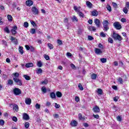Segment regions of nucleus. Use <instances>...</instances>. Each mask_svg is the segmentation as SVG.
Returning <instances> with one entry per match:
<instances>
[{
  "label": "nucleus",
  "instance_id": "f257e3e1",
  "mask_svg": "<svg viewBox=\"0 0 129 129\" xmlns=\"http://www.w3.org/2000/svg\"><path fill=\"white\" fill-rule=\"evenodd\" d=\"M13 75L14 76L13 78V80L14 82L17 83V85H19L20 86H22L23 83H22V80L18 79L19 76H20V74L18 73H15L13 74Z\"/></svg>",
  "mask_w": 129,
  "mask_h": 129
},
{
  "label": "nucleus",
  "instance_id": "f03ea898",
  "mask_svg": "<svg viewBox=\"0 0 129 129\" xmlns=\"http://www.w3.org/2000/svg\"><path fill=\"white\" fill-rule=\"evenodd\" d=\"M103 30L105 32H107L108 30H109V27L108 25H109V22L107 20H104L102 22Z\"/></svg>",
  "mask_w": 129,
  "mask_h": 129
},
{
  "label": "nucleus",
  "instance_id": "7ed1b4c3",
  "mask_svg": "<svg viewBox=\"0 0 129 129\" xmlns=\"http://www.w3.org/2000/svg\"><path fill=\"white\" fill-rule=\"evenodd\" d=\"M112 38L114 40H118V41H121L122 40L121 36L115 32L113 33Z\"/></svg>",
  "mask_w": 129,
  "mask_h": 129
},
{
  "label": "nucleus",
  "instance_id": "20e7f679",
  "mask_svg": "<svg viewBox=\"0 0 129 129\" xmlns=\"http://www.w3.org/2000/svg\"><path fill=\"white\" fill-rule=\"evenodd\" d=\"M113 26L115 29H116V30H120V29H121V25L118 22H115L113 23Z\"/></svg>",
  "mask_w": 129,
  "mask_h": 129
},
{
  "label": "nucleus",
  "instance_id": "39448f33",
  "mask_svg": "<svg viewBox=\"0 0 129 129\" xmlns=\"http://www.w3.org/2000/svg\"><path fill=\"white\" fill-rule=\"evenodd\" d=\"M13 93L15 95H20V94H22V91L18 88H15L13 89Z\"/></svg>",
  "mask_w": 129,
  "mask_h": 129
},
{
  "label": "nucleus",
  "instance_id": "423d86ee",
  "mask_svg": "<svg viewBox=\"0 0 129 129\" xmlns=\"http://www.w3.org/2000/svg\"><path fill=\"white\" fill-rule=\"evenodd\" d=\"M32 12L34 15H39V9L36 8V7H32Z\"/></svg>",
  "mask_w": 129,
  "mask_h": 129
},
{
  "label": "nucleus",
  "instance_id": "0eeeda50",
  "mask_svg": "<svg viewBox=\"0 0 129 129\" xmlns=\"http://www.w3.org/2000/svg\"><path fill=\"white\" fill-rule=\"evenodd\" d=\"M97 28H100V21L98 19H96L94 20Z\"/></svg>",
  "mask_w": 129,
  "mask_h": 129
},
{
  "label": "nucleus",
  "instance_id": "6e6552de",
  "mask_svg": "<svg viewBox=\"0 0 129 129\" xmlns=\"http://www.w3.org/2000/svg\"><path fill=\"white\" fill-rule=\"evenodd\" d=\"M63 23L64 24H66V26L67 27V29H69V26L70 24H69V20H68V18H67V17L64 19Z\"/></svg>",
  "mask_w": 129,
  "mask_h": 129
},
{
  "label": "nucleus",
  "instance_id": "1a4fd4ad",
  "mask_svg": "<svg viewBox=\"0 0 129 129\" xmlns=\"http://www.w3.org/2000/svg\"><path fill=\"white\" fill-rule=\"evenodd\" d=\"M17 30H18V27L16 26L13 27L11 29V33H12L13 35H16V34H17Z\"/></svg>",
  "mask_w": 129,
  "mask_h": 129
},
{
  "label": "nucleus",
  "instance_id": "9d476101",
  "mask_svg": "<svg viewBox=\"0 0 129 129\" xmlns=\"http://www.w3.org/2000/svg\"><path fill=\"white\" fill-rule=\"evenodd\" d=\"M95 53L97 55H100V54H102V51L101 50V49L99 48H95Z\"/></svg>",
  "mask_w": 129,
  "mask_h": 129
},
{
  "label": "nucleus",
  "instance_id": "9b49d317",
  "mask_svg": "<svg viewBox=\"0 0 129 129\" xmlns=\"http://www.w3.org/2000/svg\"><path fill=\"white\" fill-rule=\"evenodd\" d=\"M23 118L24 120H29V119H30V117H29L28 114L24 113L23 115Z\"/></svg>",
  "mask_w": 129,
  "mask_h": 129
},
{
  "label": "nucleus",
  "instance_id": "f8f14e48",
  "mask_svg": "<svg viewBox=\"0 0 129 129\" xmlns=\"http://www.w3.org/2000/svg\"><path fill=\"white\" fill-rule=\"evenodd\" d=\"M10 40L12 41V42H13L15 45H18V40L17 38H16V37L11 36Z\"/></svg>",
  "mask_w": 129,
  "mask_h": 129
},
{
  "label": "nucleus",
  "instance_id": "ddd939ff",
  "mask_svg": "<svg viewBox=\"0 0 129 129\" xmlns=\"http://www.w3.org/2000/svg\"><path fill=\"white\" fill-rule=\"evenodd\" d=\"M93 110L94 112H95L96 113H97L100 111V109H99V107L97 106H95L93 108Z\"/></svg>",
  "mask_w": 129,
  "mask_h": 129
},
{
  "label": "nucleus",
  "instance_id": "4468645a",
  "mask_svg": "<svg viewBox=\"0 0 129 129\" xmlns=\"http://www.w3.org/2000/svg\"><path fill=\"white\" fill-rule=\"evenodd\" d=\"M33 4H34V3L33 1H32V0H28L26 2V6H28V7H31V6H33Z\"/></svg>",
  "mask_w": 129,
  "mask_h": 129
},
{
  "label": "nucleus",
  "instance_id": "2eb2a0df",
  "mask_svg": "<svg viewBox=\"0 0 129 129\" xmlns=\"http://www.w3.org/2000/svg\"><path fill=\"white\" fill-rule=\"evenodd\" d=\"M25 103H26V104H27V105H30V104H31V103H32V100L31 99V98H26L25 99Z\"/></svg>",
  "mask_w": 129,
  "mask_h": 129
},
{
  "label": "nucleus",
  "instance_id": "dca6fc26",
  "mask_svg": "<svg viewBox=\"0 0 129 129\" xmlns=\"http://www.w3.org/2000/svg\"><path fill=\"white\" fill-rule=\"evenodd\" d=\"M77 121L76 120H73L71 122V126H77Z\"/></svg>",
  "mask_w": 129,
  "mask_h": 129
},
{
  "label": "nucleus",
  "instance_id": "f3484780",
  "mask_svg": "<svg viewBox=\"0 0 129 129\" xmlns=\"http://www.w3.org/2000/svg\"><path fill=\"white\" fill-rule=\"evenodd\" d=\"M92 16H93L94 17H97V16H98V12L96 10H94L92 12Z\"/></svg>",
  "mask_w": 129,
  "mask_h": 129
},
{
  "label": "nucleus",
  "instance_id": "a211bd4d",
  "mask_svg": "<svg viewBox=\"0 0 129 129\" xmlns=\"http://www.w3.org/2000/svg\"><path fill=\"white\" fill-rule=\"evenodd\" d=\"M86 5L89 9H91V8H92V4H91L89 1H87Z\"/></svg>",
  "mask_w": 129,
  "mask_h": 129
},
{
  "label": "nucleus",
  "instance_id": "6ab92c4d",
  "mask_svg": "<svg viewBox=\"0 0 129 129\" xmlns=\"http://www.w3.org/2000/svg\"><path fill=\"white\" fill-rule=\"evenodd\" d=\"M89 31H93L94 32H95L96 31V28L94 26H90L88 28Z\"/></svg>",
  "mask_w": 129,
  "mask_h": 129
},
{
  "label": "nucleus",
  "instance_id": "aec40b11",
  "mask_svg": "<svg viewBox=\"0 0 129 129\" xmlns=\"http://www.w3.org/2000/svg\"><path fill=\"white\" fill-rule=\"evenodd\" d=\"M33 66H34V64L32 62L27 63L25 65L26 68H30V67H33Z\"/></svg>",
  "mask_w": 129,
  "mask_h": 129
},
{
  "label": "nucleus",
  "instance_id": "412c9836",
  "mask_svg": "<svg viewBox=\"0 0 129 129\" xmlns=\"http://www.w3.org/2000/svg\"><path fill=\"white\" fill-rule=\"evenodd\" d=\"M43 73V70L42 69H37L36 70V74H42Z\"/></svg>",
  "mask_w": 129,
  "mask_h": 129
},
{
  "label": "nucleus",
  "instance_id": "4be33fe9",
  "mask_svg": "<svg viewBox=\"0 0 129 129\" xmlns=\"http://www.w3.org/2000/svg\"><path fill=\"white\" fill-rule=\"evenodd\" d=\"M50 96L52 99H53L54 98H56V94H55V93L54 92L50 93Z\"/></svg>",
  "mask_w": 129,
  "mask_h": 129
},
{
  "label": "nucleus",
  "instance_id": "5701e85b",
  "mask_svg": "<svg viewBox=\"0 0 129 129\" xmlns=\"http://www.w3.org/2000/svg\"><path fill=\"white\" fill-rule=\"evenodd\" d=\"M13 109L15 110V111H18V110H19V106L17 104H14L13 105Z\"/></svg>",
  "mask_w": 129,
  "mask_h": 129
},
{
  "label": "nucleus",
  "instance_id": "b1692460",
  "mask_svg": "<svg viewBox=\"0 0 129 129\" xmlns=\"http://www.w3.org/2000/svg\"><path fill=\"white\" fill-rule=\"evenodd\" d=\"M8 20L9 22H13V17L11 15L7 16Z\"/></svg>",
  "mask_w": 129,
  "mask_h": 129
},
{
  "label": "nucleus",
  "instance_id": "393cba45",
  "mask_svg": "<svg viewBox=\"0 0 129 129\" xmlns=\"http://www.w3.org/2000/svg\"><path fill=\"white\" fill-rule=\"evenodd\" d=\"M19 51L20 54L21 55H23L24 54V50H23V47L22 46H20L19 48Z\"/></svg>",
  "mask_w": 129,
  "mask_h": 129
},
{
  "label": "nucleus",
  "instance_id": "a878e982",
  "mask_svg": "<svg viewBox=\"0 0 129 129\" xmlns=\"http://www.w3.org/2000/svg\"><path fill=\"white\" fill-rule=\"evenodd\" d=\"M23 77L24 78H25V79H26V80H31V78L30 77V76L27 75H24Z\"/></svg>",
  "mask_w": 129,
  "mask_h": 129
},
{
  "label": "nucleus",
  "instance_id": "bb28decb",
  "mask_svg": "<svg viewBox=\"0 0 129 129\" xmlns=\"http://www.w3.org/2000/svg\"><path fill=\"white\" fill-rule=\"evenodd\" d=\"M56 95L57 97H62V93L59 91L56 92Z\"/></svg>",
  "mask_w": 129,
  "mask_h": 129
},
{
  "label": "nucleus",
  "instance_id": "cd10ccee",
  "mask_svg": "<svg viewBox=\"0 0 129 129\" xmlns=\"http://www.w3.org/2000/svg\"><path fill=\"white\" fill-rule=\"evenodd\" d=\"M42 66H43V63H42V61H37V66H38V67H39L40 68L42 67Z\"/></svg>",
  "mask_w": 129,
  "mask_h": 129
},
{
  "label": "nucleus",
  "instance_id": "c85d7f7f",
  "mask_svg": "<svg viewBox=\"0 0 129 129\" xmlns=\"http://www.w3.org/2000/svg\"><path fill=\"white\" fill-rule=\"evenodd\" d=\"M97 76L96 74H93L91 76V79H93V80H95V79H96V77Z\"/></svg>",
  "mask_w": 129,
  "mask_h": 129
},
{
  "label": "nucleus",
  "instance_id": "c756f323",
  "mask_svg": "<svg viewBox=\"0 0 129 129\" xmlns=\"http://www.w3.org/2000/svg\"><path fill=\"white\" fill-rule=\"evenodd\" d=\"M72 20L73 22H78V19H77V17L76 16H74L73 18H72Z\"/></svg>",
  "mask_w": 129,
  "mask_h": 129
},
{
  "label": "nucleus",
  "instance_id": "7c9ffc66",
  "mask_svg": "<svg viewBox=\"0 0 129 129\" xmlns=\"http://www.w3.org/2000/svg\"><path fill=\"white\" fill-rule=\"evenodd\" d=\"M99 95H101L102 94V90L101 89H98L97 91Z\"/></svg>",
  "mask_w": 129,
  "mask_h": 129
},
{
  "label": "nucleus",
  "instance_id": "2f4dec72",
  "mask_svg": "<svg viewBox=\"0 0 129 129\" xmlns=\"http://www.w3.org/2000/svg\"><path fill=\"white\" fill-rule=\"evenodd\" d=\"M30 32L31 34H32V35H34V34H36V29L32 28L31 29Z\"/></svg>",
  "mask_w": 129,
  "mask_h": 129
},
{
  "label": "nucleus",
  "instance_id": "473e14b6",
  "mask_svg": "<svg viewBox=\"0 0 129 129\" xmlns=\"http://www.w3.org/2000/svg\"><path fill=\"white\" fill-rule=\"evenodd\" d=\"M47 46H48L49 49H50V50L52 49H53V48H54V46H53V44H52L51 43H48Z\"/></svg>",
  "mask_w": 129,
  "mask_h": 129
},
{
  "label": "nucleus",
  "instance_id": "72a5a7b5",
  "mask_svg": "<svg viewBox=\"0 0 129 129\" xmlns=\"http://www.w3.org/2000/svg\"><path fill=\"white\" fill-rule=\"evenodd\" d=\"M100 37H102L103 38H105V37H106V35L103 32H101L100 33Z\"/></svg>",
  "mask_w": 129,
  "mask_h": 129
},
{
  "label": "nucleus",
  "instance_id": "f704fd0d",
  "mask_svg": "<svg viewBox=\"0 0 129 129\" xmlns=\"http://www.w3.org/2000/svg\"><path fill=\"white\" fill-rule=\"evenodd\" d=\"M8 84L9 85H12L13 84H14V81H13V80H9Z\"/></svg>",
  "mask_w": 129,
  "mask_h": 129
},
{
  "label": "nucleus",
  "instance_id": "c9c22d12",
  "mask_svg": "<svg viewBox=\"0 0 129 129\" xmlns=\"http://www.w3.org/2000/svg\"><path fill=\"white\" fill-rule=\"evenodd\" d=\"M123 12L124 13V14H127V12H128V10H127V7H124L123 9Z\"/></svg>",
  "mask_w": 129,
  "mask_h": 129
},
{
  "label": "nucleus",
  "instance_id": "e433bc0d",
  "mask_svg": "<svg viewBox=\"0 0 129 129\" xmlns=\"http://www.w3.org/2000/svg\"><path fill=\"white\" fill-rule=\"evenodd\" d=\"M41 91L42 92H43V93H46V92H47V89L45 87H42L41 88Z\"/></svg>",
  "mask_w": 129,
  "mask_h": 129
},
{
  "label": "nucleus",
  "instance_id": "4c0bfd02",
  "mask_svg": "<svg viewBox=\"0 0 129 129\" xmlns=\"http://www.w3.org/2000/svg\"><path fill=\"white\" fill-rule=\"evenodd\" d=\"M100 61L102 63H106V61H107V60L105 58H102L100 59Z\"/></svg>",
  "mask_w": 129,
  "mask_h": 129
},
{
  "label": "nucleus",
  "instance_id": "58836bf2",
  "mask_svg": "<svg viewBox=\"0 0 129 129\" xmlns=\"http://www.w3.org/2000/svg\"><path fill=\"white\" fill-rule=\"evenodd\" d=\"M79 119H85V118L84 117L82 116V114L81 113H79L78 115Z\"/></svg>",
  "mask_w": 129,
  "mask_h": 129
},
{
  "label": "nucleus",
  "instance_id": "ea45409f",
  "mask_svg": "<svg viewBox=\"0 0 129 129\" xmlns=\"http://www.w3.org/2000/svg\"><path fill=\"white\" fill-rule=\"evenodd\" d=\"M106 9L107 11H109V12H111V7H110L109 5H107Z\"/></svg>",
  "mask_w": 129,
  "mask_h": 129
},
{
  "label": "nucleus",
  "instance_id": "a19ab883",
  "mask_svg": "<svg viewBox=\"0 0 129 129\" xmlns=\"http://www.w3.org/2000/svg\"><path fill=\"white\" fill-rule=\"evenodd\" d=\"M41 83L42 84L47 85V84H48V80H47V79H45L44 80V81L41 82Z\"/></svg>",
  "mask_w": 129,
  "mask_h": 129
},
{
  "label": "nucleus",
  "instance_id": "79ce46f5",
  "mask_svg": "<svg viewBox=\"0 0 129 129\" xmlns=\"http://www.w3.org/2000/svg\"><path fill=\"white\" fill-rule=\"evenodd\" d=\"M35 108L36 109H40V108H41V105L39 104L38 103L35 104Z\"/></svg>",
  "mask_w": 129,
  "mask_h": 129
},
{
  "label": "nucleus",
  "instance_id": "37998d69",
  "mask_svg": "<svg viewBox=\"0 0 129 129\" xmlns=\"http://www.w3.org/2000/svg\"><path fill=\"white\" fill-rule=\"evenodd\" d=\"M29 126H30V123L27 122L25 123V128H29Z\"/></svg>",
  "mask_w": 129,
  "mask_h": 129
},
{
  "label": "nucleus",
  "instance_id": "c03bdc74",
  "mask_svg": "<svg viewBox=\"0 0 129 129\" xmlns=\"http://www.w3.org/2000/svg\"><path fill=\"white\" fill-rule=\"evenodd\" d=\"M4 31H5V32H6V33H7V34H9V33H10V29H9V28H8V27H6L4 29Z\"/></svg>",
  "mask_w": 129,
  "mask_h": 129
},
{
  "label": "nucleus",
  "instance_id": "a18cd8bd",
  "mask_svg": "<svg viewBox=\"0 0 129 129\" xmlns=\"http://www.w3.org/2000/svg\"><path fill=\"white\" fill-rule=\"evenodd\" d=\"M108 41L109 43H110L111 44H113V40L112 39V38L109 37Z\"/></svg>",
  "mask_w": 129,
  "mask_h": 129
},
{
  "label": "nucleus",
  "instance_id": "49530a36",
  "mask_svg": "<svg viewBox=\"0 0 129 129\" xmlns=\"http://www.w3.org/2000/svg\"><path fill=\"white\" fill-rule=\"evenodd\" d=\"M78 87H79L80 90H83V89H84L83 87H82V85H81V83L79 84Z\"/></svg>",
  "mask_w": 129,
  "mask_h": 129
},
{
  "label": "nucleus",
  "instance_id": "de8ad7c7",
  "mask_svg": "<svg viewBox=\"0 0 129 129\" xmlns=\"http://www.w3.org/2000/svg\"><path fill=\"white\" fill-rule=\"evenodd\" d=\"M23 26L24 28H28V27H29V23L27 22H25Z\"/></svg>",
  "mask_w": 129,
  "mask_h": 129
},
{
  "label": "nucleus",
  "instance_id": "09e8293b",
  "mask_svg": "<svg viewBox=\"0 0 129 129\" xmlns=\"http://www.w3.org/2000/svg\"><path fill=\"white\" fill-rule=\"evenodd\" d=\"M118 82H119L120 84H122L123 83V81H122V78H119L118 79Z\"/></svg>",
  "mask_w": 129,
  "mask_h": 129
},
{
  "label": "nucleus",
  "instance_id": "8fccbe9b",
  "mask_svg": "<svg viewBox=\"0 0 129 129\" xmlns=\"http://www.w3.org/2000/svg\"><path fill=\"white\" fill-rule=\"evenodd\" d=\"M116 119H117V121H121V120H122V118L120 116H117L116 117Z\"/></svg>",
  "mask_w": 129,
  "mask_h": 129
},
{
  "label": "nucleus",
  "instance_id": "3c124183",
  "mask_svg": "<svg viewBox=\"0 0 129 129\" xmlns=\"http://www.w3.org/2000/svg\"><path fill=\"white\" fill-rule=\"evenodd\" d=\"M57 43L58 45H59V46L62 45V41L60 39H58L57 40Z\"/></svg>",
  "mask_w": 129,
  "mask_h": 129
},
{
  "label": "nucleus",
  "instance_id": "603ef678",
  "mask_svg": "<svg viewBox=\"0 0 129 129\" xmlns=\"http://www.w3.org/2000/svg\"><path fill=\"white\" fill-rule=\"evenodd\" d=\"M12 120H13V121L17 122L18 121V118H17V117H16V116H14L12 118Z\"/></svg>",
  "mask_w": 129,
  "mask_h": 129
},
{
  "label": "nucleus",
  "instance_id": "864d4df0",
  "mask_svg": "<svg viewBox=\"0 0 129 129\" xmlns=\"http://www.w3.org/2000/svg\"><path fill=\"white\" fill-rule=\"evenodd\" d=\"M5 124V120L3 119L0 120V125H4Z\"/></svg>",
  "mask_w": 129,
  "mask_h": 129
},
{
  "label": "nucleus",
  "instance_id": "5fc2aeb1",
  "mask_svg": "<svg viewBox=\"0 0 129 129\" xmlns=\"http://www.w3.org/2000/svg\"><path fill=\"white\" fill-rule=\"evenodd\" d=\"M2 44L4 45V46H8V43H7V41L5 40H2Z\"/></svg>",
  "mask_w": 129,
  "mask_h": 129
},
{
  "label": "nucleus",
  "instance_id": "6e6d98bb",
  "mask_svg": "<svg viewBox=\"0 0 129 129\" xmlns=\"http://www.w3.org/2000/svg\"><path fill=\"white\" fill-rule=\"evenodd\" d=\"M74 10H75L76 12H80V10H79V9H78V8H77V7L76 6H75L74 7Z\"/></svg>",
  "mask_w": 129,
  "mask_h": 129
},
{
  "label": "nucleus",
  "instance_id": "4d7b16f0",
  "mask_svg": "<svg viewBox=\"0 0 129 129\" xmlns=\"http://www.w3.org/2000/svg\"><path fill=\"white\" fill-rule=\"evenodd\" d=\"M53 116L54 117V118H59V115L58 114H54L53 115Z\"/></svg>",
  "mask_w": 129,
  "mask_h": 129
},
{
  "label": "nucleus",
  "instance_id": "13d9d810",
  "mask_svg": "<svg viewBox=\"0 0 129 129\" xmlns=\"http://www.w3.org/2000/svg\"><path fill=\"white\" fill-rule=\"evenodd\" d=\"M55 108H60V105L57 104V103H55Z\"/></svg>",
  "mask_w": 129,
  "mask_h": 129
},
{
  "label": "nucleus",
  "instance_id": "bf43d9fd",
  "mask_svg": "<svg viewBox=\"0 0 129 129\" xmlns=\"http://www.w3.org/2000/svg\"><path fill=\"white\" fill-rule=\"evenodd\" d=\"M80 100V99H79V97L78 96H76L75 97V101H76L77 102H79Z\"/></svg>",
  "mask_w": 129,
  "mask_h": 129
},
{
  "label": "nucleus",
  "instance_id": "052dcab7",
  "mask_svg": "<svg viewBox=\"0 0 129 129\" xmlns=\"http://www.w3.org/2000/svg\"><path fill=\"white\" fill-rule=\"evenodd\" d=\"M44 58L46 60H49L50 59V57H49V55H44Z\"/></svg>",
  "mask_w": 129,
  "mask_h": 129
},
{
  "label": "nucleus",
  "instance_id": "680f3d73",
  "mask_svg": "<svg viewBox=\"0 0 129 129\" xmlns=\"http://www.w3.org/2000/svg\"><path fill=\"white\" fill-rule=\"evenodd\" d=\"M93 116H94V117H95V118H97V119H98V118H99V115H98V114H93Z\"/></svg>",
  "mask_w": 129,
  "mask_h": 129
},
{
  "label": "nucleus",
  "instance_id": "e2e57ef3",
  "mask_svg": "<svg viewBox=\"0 0 129 129\" xmlns=\"http://www.w3.org/2000/svg\"><path fill=\"white\" fill-rule=\"evenodd\" d=\"M113 100H114V101H115V102H116V101H117V100H118V97L116 96V97H114Z\"/></svg>",
  "mask_w": 129,
  "mask_h": 129
},
{
  "label": "nucleus",
  "instance_id": "0e129e2a",
  "mask_svg": "<svg viewBox=\"0 0 129 129\" xmlns=\"http://www.w3.org/2000/svg\"><path fill=\"white\" fill-rule=\"evenodd\" d=\"M98 47L100 48L101 49H103V45L101 43H99L98 45Z\"/></svg>",
  "mask_w": 129,
  "mask_h": 129
},
{
  "label": "nucleus",
  "instance_id": "69168bd1",
  "mask_svg": "<svg viewBox=\"0 0 129 129\" xmlns=\"http://www.w3.org/2000/svg\"><path fill=\"white\" fill-rule=\"evenodd\" d=\"M79 16L80 17H82V18H83L84 17V14L83 13L80 12Z\"/></svg>",
  "mask_w": 129,
  "mask_h": 129
},
{
  "label": "nucleus",
  "instance_id": "338daca9",
  "mask_svg": "<svg viewBox=\"0 0 129 129\" xmlns=\"http://www.w3.org/2000/svg\"><path fill=\"white\" fill-rule=\"evenodd\" d=\"M31 24L32 25V26H33V27H35V26H36V23H35V22L34 21H31Z\"/></svg>",
  "mask_w": 129,
  "mask_h": 129
},
{
  "label": "nucleus",
  "instance_id": "774afa93",
  "mask_svg": "<svg viewBox=\"0 0 129 129\" xmlns=\"http://www.w3.org/2000/svg\"><path fill=\"white\" fill-rule=\"evenodd\" d=\"M126 8L129 10V2L126 3Z\"/></svg>",
  "mask_w": 129,
  "mask_h": 129
}]
</instances>
